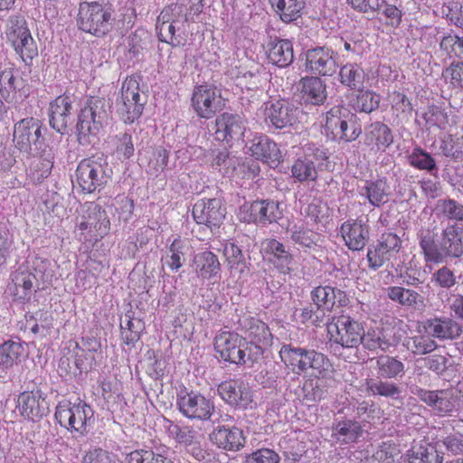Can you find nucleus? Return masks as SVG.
I'll return each mask as SVG.
<instances>
[{
    "label": "nucleus",
    "mask_w": 463,
    "mask_h": 463,
    "mask_svg": "<svg viewBox=\"0 0 463 463\" xmlns=\"http://www.w3.org/2000/svg\"><path fill=\"white\" fill-rule=\"evenodd\" d=\"M448 257L458 258L463 255L462 234L455 226L447 227L440 241Z\"/></svg>",
    "instance_id": "nucleus-44"
},
{
    "label": "nucleus",
    "mask_w": 463,
    "mask_h": 463,
    "mask_svg": "<svg viewBox=\"0 0 463 463\" xmlns=\"http://www.w3.org/2000/svg\"><path fill=\"white\" fill-rule=\"evenodd\" d=\"M105 101L99 98L88 100L79 115L78 130L80 135H96L107 119Z\"/></svg>",
    "instance_id": "nucleus-14"
},
{
    "label": "nucleus",
    "mask_w": 463,
    "mask_h": 463,
    "mask_svg": "<svg viewBox=\"0 0 463 463\" xmlns=\"http://www.w3.org/2000/svg\"><path fill=\"white\" fill-rule=\"evenodd\" d=\"M269 61L279 67H286L293 61V45L288 40H276L268 45Z\"/></svg>",
    "instance_id": "nucleus-38"
},
{
    "label": "nucleus",
    "mask_w": 463,
    "mask_h": 463,
    "mask_svg": "<svg viewBox=\"0 0 463 463\" xmlns=\"http://www.w3.org/2000/svg\"><path fill=\"white\" fill-rule=\"evenodd\" d=\"M411 392L439 416L453 415L460 407L457 389L430 391L415 387Z\"/></svg>",
    "instance_id": "nucleus-9"
},
{
    "label": "nucleus",
    "mask_w": 463,
    "mask_h": 463,
    "mask_svg": "<svg viewBox=\"0 0 463 463\" xmlns=\"http://www.w3.org/2000/svg\"><path fill=\"white\" fill-rule=\"evenodd\" d=\"M420 246L426 262L443 263L448 258L440 241L434 240L430 231H423L420 233Z\"/></svg>",
    "instance_id": "nucleus-34"
},
{
    "label": "nucleus",
    "mask_w": 463,
    "mask_h": 463,
    "mask_svg": "<svg viewBox=\"0 0 463 463\" xmlns=\"http://www.w3.org/2000/svg\"><path fill=\"white\" fill-rule=\"evenodd\" d=\"M376 370L383 378L402 377L404 373V364L395 357L382 354L375 358Z\"/></svg>",
    "instance_id": "nucleus-45"
},
{
    "label": "nucleus",
    "mask_w": 463,
    "mask_h": 463,
    "mask_svg": "<svg viewBox=\"0 0 463 463\" xmlns=\"http://www.w3.org/2000/svg\"><path fill=\"white\" fill-rule=\"evenodd\" d=\"M367 145H391L393 141L390 128L383 123L375 122L366 130Z\"/></svg>",
    "instance_id": "nucleus-50"
},
{
    "label": "nucleus",
    "mask_w": 463,
    "mask_h": 463,
    "mask_svg": "<svg viewBox=\"0 0 463 463\" xmlns=\"http://www.w3.org/2000/svg\"><path fill=\"white\" fill-rule=\"evenodd\" d=\"M109 176L101 163L91 158L83 159L76 170V182L85 193H92L108 182Z\"/></svg>",
    "instance_id": "nucleus-17"
},
{
    "label": "nucleus",
    "mask_w": 463,
    "mask_h": 463,
    "mask_svg": "<svg viewBox=\"0 0 463 463\" xmlns=\"http://www.w3.org/2000/svg\"><path fill=\"white\" fill-rule=\"evenodd\" d=\"M76 232L80 241L97 240L106 235L110 227L104 209L94 202H86L77 210Z\"/></svg>",
    "instance_id": "nucleus-3"
},
{
    "label": "nucleus",
    "mask_w": 463,
    "mask_h": 463,
    "mask_svg": "<svg viewBox=\"0 0 463 463\" xmlns=\"http://www.w3.org/2000/svg\"><path fill=\"white\" fill-rule=\"evenodd\" d=\"M191 106L198 117L209 119L222 109L224 100L220 90L212 85L203 84L194 89Z\"/></svg>",
    "instance_id": "nucleus-11"
},
{
    "label": "nucleus",
    "mask_w": 463,
    "mask_h": 463,
    "mask_svg": "<svg viewBox=\"0 0 463 463\" xmlns=\"http://www.w3.org/2000/svg\"><path fill=\"white\" fill-rule=\"evenodd\" d=\"M429 334L440 340H452L460 335L461 326L450 318H435L428 321Z\"/></svg>",
    "instance_id": "nucleus-35"
},
{
    "label": "nucleus",
    "mask_w": 463,
    "mask_h": 463,
    "mask_svg": "<svg viewBox=\"0 0 463 463\" xmlns=\"http://www.w3.org/2000/svg\"><path fill=\"white\" fill-rule=\"evenodd\" d=\"M16 408L24 418L33 421L43 418L49 411L48 403L41 390L20 393Z\"/></svg>",
    "instance_id": "nucleus-23"
},
{
    "label": "nucleus",
    "mask_w": 463,
    "mask_h": 463,
    "mask_svg": "<svg viewBox=\"0 0 463 463\" xmlns=\"http://www.w3.org/2000/svg\"><path fill=\"white\" fill-rule=\"evenodd\" d=\"M381 101L380 95L372 90H360L355 99L353 100V108L359 112L370 113L378 109Z\"/></svg>",
    "instance_id": "nucleus-51"
},
{
    "label": "nucleus",
    "mask_w": 463,
    "mask_h": 463,
    "mask_svg": "<svg viewBox=\"0 0 463 463\" xmlns=\"http://www.w3.org/2000/svg\"><path fill=\"white\" fill-rule=\"evenodd\" d=\"M272 8L284 23L296 21L305 7L304 0H269Z\"/></svg>",
    "instance_id": "nucleus-43"
},
{
    "label": "nucleus",
    "mask_w": 463,
    "mask_h": 463,
    "mask_svg": "<svg viewBox=\"0 0 463 463\" xmlns=\"http://www.w3.org/2000/svg\"><path fill=\"white\" fill-rule=\"evenodd\" d=\"M330 341L345 348L356 347L362 343L364 329L355 320L341 316L327 325Z\"/></svg>",
    "instance_id": "nucleus-12"
},
{
    "label": "nucleus",
    "mask_w": 463,
    "mask_h": 463,
    "mask_svg": "<svg viewBox=\"0 0 463 463\" xmlns=\"http://www.w3.org/2000/svg\"><path fill=\"white\" fill-rule=\"evenodd\" d=\"M24 87V80L13 63L6 62L0 65V95L4 99L14 100Z\"/></svg>",
    "instance_id": "nucleus-25"
},
{
    "label": "nucleus",
    "mask_w": 463,
    "mask_h": 463,
    "mask_svg": "<svg viewBox=\"0 0 463 463\" xmlns=\"http://www.w3.org/2000/svg\"><path fill=\"white\" fill-rule=\"evenodd\" d=\"M406 345L415 354H429L437 348L436 342L427 335H415L408 340Z\"/></svg>",
    "instance_id": "nucleus-59"
},
{
    "label": "nucleus",
    "mask_w": 463,
    "mask_h": 463,
    "mask_svg": "<svg viewBox=\"0 0 463 463\" xmlns=\"http://www.w3.org/2000/svg\"><path fill=\"white\" fill-rule=\"evenodd\" d=\"M341 83L353 90H360L364 86L365 73L357 64L344 65L339 71Z\"/></svg>",
    "instance_id": "nucleus-48"
},
{
    "label": "nucleus",
    "mask_w": 463,
    "mask_h": 463,
    "mask_svg": "<svg viewBox=\"0 0 463 463\" xmlns=\"http://www.w3.org/2000/svg\"><path fill=\"white\" fill-rule=\"evenodd\" d=\"M441 50L445 51L449 56L463 57V37L456 34L444 36L440 42Z\"/></svg>",
    "instance_id": "nucleus-62"
},
{
    "label": "nucleus",
    "mask_w": 463,
    "mask_h": 463,
    "mask_svg": "<svg viewBox=\"0 0 463 463\" xmlns=\"http://www.w3.org/2000/svg\"><path fill=\"white\" fill-rule=\"evenodd\" d=\"M118 109L126 114V120L133 122L143 110L140 102L139 82L135 77H128L122 83L120 98L117 99Z\"/></svg>",
    "instance_id": "nucleus-16"
},
{
    "label": "nucleus",
    "mask_w": 463,
    "mask_h": 463,
    "mask_svg": "<svg viewBox=\"0 0 463 463\" xmlns=\"http://www.w3.org/2000/svg\"><path fill=\"white\" fill-rule=\"evenodd\" d=\"M292 175L299 182L316 180L317 173L314 163L309 159H298L292 165Z\"/></svg>",
    "instance_id": "nucleus-57"
},
{
    "label": "nucleus",
    "mask_w": 463,
    "mask_h": 463,
    "mask_svg": "<svg viewBox=\"0 0 463 463\" xmlns=\"http://www.w3.org/2000/svg\"><path fill=\"white\" fill-rule=\"evenodd\" d=\"M388 298L402 307L420 308L424 306L423 298L415 290L399 286H392L387 289Z\"/></svg>",
    "instance_id": "nucleus-42"
},
{
    "label": "nucleus",
    "mask_w": 463,
    "mask_h": 463,
    "mask_svg": "<svg viewBox=\"0 0 463 463\" xmlns=\"http://www.w3.org/2000/svg\"><path fill=\"white\" fill-rule=\"evenodd\" d=\"M145 329L144 322L139 318H129L126 326L121 325L122 337L127 345L137 342L143 330Z\"/></svg>",
    "instance_id": "nucleus-60"
},
{
    "label": "nucleus",
    "mask_w": 463,
    "mask_h": 463,
    "mask_svg": "<svg viewBox=\"0 0 463 463\" xmlns=\"http://www.w3.org/2000/svg\"><path fill=\"white\" fill-rule=\"evenodd\" d=\"M218 393L229 405L240 408H252V392L248 383L241 380L234 379L224 381L218 386Z\"/></svg>",
    "instance_id": "nucleus-18"
},
{
    "label": "nucleus",
    "mask_w": 463,
    "mask_h": 463,
    "mask_svg": "<svg viewBox=\"0 0 463 463\" xmlns=\"http://www.w3.org/2000/svg\"><path fill=\"white\" fill-rule=\"evenodd\" d=\"M341 235L351 250H360L365 246L369 237V228L362 221H347L341 226Z\"/></svg>",
    "instance_id": "nucleus-29"
},
{
    "label": "nucleus",
    "mask_w": 463,
    "mask_h": 463,
    "mask_svg": "<svg viewBox=\"0 0 463 463\" xmlns=\"http://www.w3.org/2000/svg\"><path fill=\"white\" fill-rule=\"evenodd\" d=\"M401 246L402 241L396 234L392 232L383 233L378 243L368 249L369 267L373 269L382 267L399 252Z\"/></svg>",
    "instance_id": "nucleus-20"
},
{
    "label": "nucleus",
    "mask_w": 463,
    "mask_h": 463,
    "mask_svg": "<svg viewBox=\"0 0 463 463\" xmlns=\"http://www.w3.org/2000/svg\"><path fill=\"white\" fill-rule=\"evenodd\" d=\"M113 11L99 3H82L79 10V27L96 36L109 33L114 23Z\"/></svg>",
    "instance_id": "nucleus-6"
},
{
    "label": "nucleus",
    "mask_w": 463,
    "mask_h": 463,
    "mask_svg": "<svg viewBox=\"0 0 463 463\" xmlns=\"http://www.w3.org/2000/svg\"><path fill=\"white\" fill-rule=\"evenodd\" d=\"M365 387L371 394L386 398H397L401 393L400 388L395 383L382 380L367 379Z\"/></svg>",
    "instance_id": "nucleus-52"
},
{
    "label": "nucleus",
    "mask_w": 463,
    "mask_h": 463,
    "mask_svg": "<svg viewBox=\"0 0 463 463\" xmlns=\"http://www.w3.org/2000/svg\"><path fill=\"white\" fill-rule=\"evenodd\" d=\"M282 215L279 203L273 201H255L244 203L240 210V218L245 222H273Z\"/></svg>",
    "instance_id": "nucleus-19"
},
{
    "label": "nucleus",
    "mask_w": 463,
    "mask_h": 463,
    "mask_svg": "<svg viewBox=\"0 0 463 463\" xmlns=\"http://www.w3.org/2000/svg\"><path fill=\"white\" fill-rule=\"evenodd\" d=\"M437 209L450 220L463 221V205L454 200H439Z\"/></svg>",
    "instance_id": "nucleus-61"
},
{
    "label": "nucleus",
    "mask_w": 463,
    "mask_h": 463,
    "mask_svg": "<svg viewBox=\"0 0 463 463\" xmlns=\"http://www.w3.org/2000/svg\"><path fill=\"white\" fill-rule=\"evenodd\" d=\"M24 268L33 272V276L35 278L36 281H47L52 276L51 262L41 257L33 258L28 261V266Z\"/></svg>",
    "instance_id": "nucleus-56"
},
{
    "label": "nucleus",
    "mask_w": 463,
    "mask_h": 463,
    "mask_svg": "<svg viewBox=\"0 0 463 463\" xmlns=\"http://www.w3.org/2000/svg\"><path fill=\"white\" fill-rule=\"evenodd\" d=\"M36 282L33 272L21 267L12 274V282L8 286V290L14 299L27 301L36 291Z\"/></svg>",
    "instance_id": "nucleus-27"
},
{
    "label": "nucleus",
    "mask_w": 463,
    "mask_h": 463,
    "mask_svg": "<svg viewBox=\"0 0 463 463\" xmlns=\"http://www.w3.org/2000/svg\"><path fill=\"white\" fill-rule=\"evenodd\" d=\"M24 347L21 344L8 341L0 345V373H6L17 364Z\"/></svg>",
    "instance_id": "nucleus-47"
},
{
    "label": "nucleus",
    "mask_w": 463,
    "mask_h": 463,
    "mask_svg": "<svg viewBox=\"0 0 463 463\" xmlns=\"http://www.w3.org/2000/svg\"><path fill=\"white\" fill-rule=\"evenodd\" d=\"M193 267L197 276L203 279L215 277L220 271V262L217 256L207 250L194 255Z\"/></svg>",
    "instance_id": "nucleus-37"
},
{
    "label": "nucleus",
    "mask_w": 463,
    "mask_h": 463,
    "mask_svg": "<svg viewBox=\"0 0 463 463\" xmlns=\"http://www.w3.org/2000/svg\"><path fill=\"white\" fill-rule=\"evenodd\" d=\"M156 31L160 41L173 46L180 45L185 35L184 7L179 5L165 7L157 17Z\"/></svg>",
    "instance_id": "nucleus-5"
},
{
    "label": "nucleus",
    "mask_w": 463,
    "mask_h": 463,
    "mask_svg": "<svg viewBox=\"0 0 463 463\" xmlns=\"http://www.w3.org/2000/svg\"><path fill=\"white\" fill-rule=\"evenodd\" d=\"M409 463H441L442 456L436 446L421 441L414 444L407 454Z\"/></svg>",
    "instance_id": "nucleus-41"
},
{
    "label": "nucleus",
    "mask_w": 463,
    "mask_h": 463,
    "mask_svg": "<svg viewBox=\"0 0 463 463\" xmlns=\"http://www.w3.org/2000/svg\"><path fill=\"white\" fill-rule=\"evenodd\" d=\"M235 122L233 115L223 113L216 118L214 140L229 143L232 140V127Z\"/></svg>",
    "instance_id": "nucleus-55"
},
{
    "label": "nucleus",
    "mask_w": 463,
    "mask_h": 463,
    "mask_svg": "<svg viewBox=\"0 0 463 463\" xmlns=\"http://www.w3.org/2000/svg\"><path fill=\"white\" fill-rule=\"evenodd\" d=\"M82 463H118V459L115 455L105 449L93 448L85 453Z\"/></svg>",
    "instance_id": "nucleus-63"
},
{
    "label": "nucleus",
    "mask_w": 463,
    "mask_h": 463,
    "mask_svg": "<svg viewBox=\"0 0 463 463\" xmlns=\"http://www.w3.org/2000/svg\"><path fill=\"white\" fill-rule=\"evenodd\" d=\"M5 33L15 53L25 65L30 66L38 56V47L25 19L23 16H11L7 20Z\"/></svg>",
    "instance_id": "nucleus-4"
},
{
    "label": "nucleus",
    "mask_w": 463,
    "mask_h": 463,
    "mask_svg": "<svg viewBox=\"0 0 463 463\" xmlns=\"http://www.w3.org/2000/svg\"><path fill=\"white\" fill-rule=\"evenodd\" d=\"M389 101L392 114L403 120L408 119L413 110V106L409 98L402 92L393 91L389 94Z\"/></svg>",
    "instance_id": "nucleus-49"
},
{
    "label": "nucleus",
    "mask_w": 463,
    "mask_h": 463,
    "mask_svg": "<svg viewBox=\"0 0 463 463\" xmlns=\"http://www.w3.org/2000/svg\"><path fill=\"white\" fill-rule=\"evenodd\" d=\"M360 194L366 196L372 205L379 207L389 200V186L385 180L379 179L368 183Z\"/></svg>",
    "instance_id": "nucleus-46"
},
{
    "label": "nucleus",
    "mask_w": 463,
    "mask_h": 463,
    "mask_svg": "<svg viewBox=\"0 0 463 463\" xmlns=\"http://www.w3.org/2000/svg\"><path fill=\"white\" fill-rule=\"evenodd\" d=\"M344 111L346 109L334 107L326 113L323 130L326 142H352L361 134L360 128H356L354 123L349 124L344 118Z\"/></svg>",
    "instance_id": "nucleus-10"
},
{
    "label": "nucleus",
    "mask_w": 463,
    "mask_h": 463,
    "mask_svg": "<svg viewBox=\"0 0 463 463\" xmlns=\"http://www.w3.org/2000/svg\"><path fill=\"white\" fill-rule=\"evenodd\" d=\"M72 102L68 96H59L50 103L49 122L56 131L55 138L61 137L71 118Z\"/></svg>",
    "instance_id": "nucleus-26"
},
{
    "label": "nucleus",
    "mask_w": 463,
    "mask_h": 463,
    "mask_svg": "<svg viewBox=\"0 0 463 463\" xmlns=\"http://www.w3.org/2000/svg\"><path fill=\"white\" fill-rule=\"evenodd\" d=\"M279 356L285 366L298 375L317 379H332L334 376L335 368L330 359L314 349L284 345Z\"/></svg>",
    "instance_id": "nucleus-1"
},
{
    "label": "nucleus",
    "mask_w": 463,
    "mask_h": 463,
    "mask_svg": "<svg viewBox=\"0 0 463 463\" xmlns=\"http://www.w3.org/2000/svg\"><path fill=\"white\" fill-rule=\"evenodd\" d=\"M176 404L183 416L202 421L211 420L215 409L212 399L197 392L179 394Z\"/></svg>",
    "instance_id": "nucleus-13"
},
{
    "label": "nucleus",
    "mask_w": 463,
    "mask_h": 463,
    "mask_svg": "<svg viewBox=\"0 0 463 463\" xmlns=\"http://www.w3.org/2000/svg\"><path fill=\"white\" fill-rule=\"evenodd\" d=\"M442 76L452 87L463 89V61L452 63L443 71Z\"/></svg>",
    "instance_id": "nucleus-64"
},
{
    "label": "nucleus",
    "mask_w": 463,
    "mask_h": 463,
    "mask_svg": "<svg viewBox=\"0 0 463 463\" xmlns=\"http://www.w3.org/2000/svg\"><path fill=\"white\" fill-rule=\"evenodd\" d=\"M301 97L306 103L322 104L326 99V85L318 77H307L301 80Z\"/></svg>",
    "instance_id": "nucleus-36"
},
{
    "label": "nucleus",
    "mask_w": 463,
    "mask_h": 463,
    "mask_svg": "<svg viewBox=\"0 0 463 463\" xmlns=\"http://www.w3.org/2000/svg\"><path fill=\"white\" fill-rule=\"evenodd\" d=\"M210 439L218 448L230 451H237L245 444V437L237 427H218L210 434Z\"/></svg>",
    "instance_id": "nucleus-30"
},
{
    "label": "nucleus",
    "mask_w": 463,
    "mask_h": 463,
    "mask_svg": "<svg viewBox=\"0 0 463 463\" xmlns=\"http://www.w3.org/2000/svg\"><path fill=\"white\" fill-rule=\"evenodd\" d=\"M165 421V429L168 436L184 447L197 445L203 439V435L191 426L180 425L168 420Z\"/></svg>",
    "instance_id": "nucleus-33"
},
{
    "label": "nucleus",
    "mask_w": 463,
    "mask_h": 463,
    "mask_svg": "<svg viewBox=\"0 0 463 463\" xmlns=\"http://www.w3.org/2000/svg\"><path fill=\"white\" fill-rule=\"evenodd\" d=\"M192 246L190 241L175 238L162 256L163 265L172 271L177 272L184 262V256L190 251Z\"/></svg>",
    "instance_id": "nucleus-32"
},
{
    "label": "nucleus",
    "mask_w": 463,
    "mask_h": 463,
    "mask_svg": "<svg viewBox=\"0 0 463 463\" xmlns=\"http://www.w3.org/2000/svg\"><path fill=\"white\" fill-rule=\"evenodd\" d=\"M287 231L291 241L300 247L312 249L319 241V234L309 229L302 221L289 224Z\"/></svg>",
    "instance_id": "nucleus-40"
},
{
    "label": "nucleus",
    "mask_w": 463,
    "mask_h": 463,
    "mask_svg": "<svg viewBox=\"0 0 463 463\" xmlns=\"http://www.w3.org/2000/svg\"><path fill=\"white\" fill-rule=\"evenodd\" d=\"M225 208L219 198L202 199L193 208V216L198 224L218 228L225 217Z\"/></svg>",
    "instance_id": "nucleus-21"
},
{
    "label": "nucleus",
    "mask_w": 463,
    "mask_h": 463,
    "mask_svg": "<svg viewBox=\"0 0 463 463\" xmlns=\"http://www.w3.org/2000/svg\"><path fill=\"white\" fill-rule=\"evenodd\" d=\"M422 118L429 126H435L439 128H445L447 126L453 123L452 118L448 113L438 106H429L422 113Z\"/></svg>",
    "instance_id": "nucleus-54"
},
{
    "label": "nucleus",
    "mask_w": 463,
    "mask_h": 463,
    "mask_svg": "<svg viewBox=\"0 0 463 463\" xmlns=\"http://www.w3.org/2000/svg\"><path fill=\"white\" fill-rule=\"evenodd\" d=\"M246 329V337L250 339L249 345L259 346L263 353V348L272 343L271 334L265 323L259 319L251 318Z\"/></svg>",
    "instance_id": "nucleus-39"
},
{
    "label": "nucleus",
    "mask_w": 463,
    "mask_h": 463,
    "mask_svg": "<svg viewBox=\"0 0 463 463\" xmlns=\"http://www.w3.org/2000/svg\"><path fill=\"white\" fill-rule=\"evenodd\" d=\"M223 255L232 270L242 273L246 269V262L241 249L233 242L227 241L223 245Z\"/></svg>",
    "instance_id": "nucleus-53"
},
{
    "label": "nucleus",
    "mask_w": 463,
    "mask_h": 463,
    "mask_svg": "<svg viewBox=\"0 0 463 463\" xmlns=\"http://www.w3.org/2000/svg\"><path fill=\"white\" fill-rule=\"evenodd\" d=\"M311 299L317 311L305 308L302 312L304 319L311 320L313 324L322 321L325 311L330 312L335 307H345L349 299L345 291L329 286H319L311 291Z\"/></svg>",
    "instance_id": "nucleus-7"
},
{
    "label": "nucleus",
    "mask_w": 463,
    "mask_h": 463,
    "mask_svg": "<svg viewBox=\"0 0 463 463\" xmlns=\"http://www.w3.org/2000/svg\"><path fill=\"white\" fill-rule=\"evenodd\" d=\"M214 348L223 360L237 364H253L261 357L259 346L249 345L246 338L235 332H221L215 337Z\"/></svg>",
    "instance_id": "nucleus-2"
},
{
    "label": "nucleus",
    "mask_w": 463,
    "mask_h": 463,
    "mask_svg": "<svg viewBox=\"0 0 463 463\" xmlns=\"http://www.w3.org/2000/svg\"><path fill=\"white\" fill-rule=\"evenodd\" d=\"M400 449L392 441H384L376 449L372 456L373 463H392Z\"/></svg>",
    "instance_id": "nucleus-58"
},
{
    "label": "nucleus",
    "mask_w": 463,
    "mask_h": 463,
    "mask_svg": "<svg viewBox=\"0 0 463 463\" xmlns=\"http://www.w3.org/2000/svg\"><path fill=\"white\" fill-rule=\"evenodd\" d=\"M55 418L61 426L71 432L83 435L87 432L89 421L93 418V411L86 403L63 401L56 407Z\"/></svg>",
    "instance_id": "nucleus-8"
},
{
    "label": "nucleus",
    "mask_w": 463,
    "mask_h": 463,
    "mask_svg": "<svg viewBox=\"0 0 463 463\" xmlns=\"http://www.w3.org/2000/svg\"><path fill=\"white\" fill-rule=\"evenodd\" d=\"M335 52L326 47L308 50L306 53L307 71L321 76H332L337 70Z\"/></svg>",
    "instance_id": "nucleus-22"
},
{
    "label": "nucleus",
    "mask_w": 463,
    "mask_h": 463,
    "mask_svg": "<svg viewBox=\"0 0 463 463\" xmlns=\"http://www.w3.org/2000/svg\"><path fill=\"white\" fill-rule=\"evenodd\" d=\"M364 432V426L354 420L344 419L334 423L332 438L339 444L359 441Z\"/></svg>",
    "instance_id": "nucleus-31"
},
{
    "label": "nucleus",
    "mask_w": 463,
    "mask_h": 463,
    "mask_svg": "<svg viewBox=\"0 0 463 463\" xmlns=\"http://www.w3.org/2000/svg\"><path fill=\"white\" fill-rule=\"evenodd\" d=\"M40 121L33 118H24L14 125V142L15 145H37L38 143L60 142L55 137L46 135Z\"/></svg>",
    "instance_id": "nucleus-15"
},
{
    "label": "nucleus",
    "mask_w": 463,
    "mask_h": 463,
    "mask_svg": "<svg viewBox=\"0 0 463 463\" xmlns=\"http://www.w3.org/2000/svg\"><path fill=\"white\" fill-rule=\"evenodd\" d=\"M261 248L279 272L283 274L291 272L293 257L283 243L275 239H268L261 243Z\"/></svg>",
    "instance_id": "nucleus-28"
},
{
    "label": "nucleus",
    "mask_w": 463,
    "mask_h": 463,
    "mask_svg": "<svg viewBox=\"0 0 463 463\" xmlns=\"http://www.w3.org/2000/svg\"><path fill=\"white\" fill-rule=\"evenodd\" d=\"M298 109L286 100H277L267 103L265 107V120L276 128L291 126L297 119Z\"/></svg>",
    "instance_id": "nucleus-24"
}]
</instances>
